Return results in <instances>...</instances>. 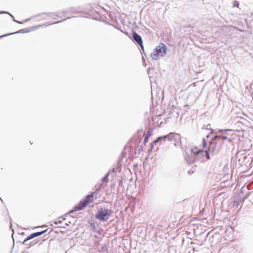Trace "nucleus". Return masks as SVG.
<instances>
[{"label":"nucleus","mask_w":253,"mask_h":253,"mask_svg":"<svg viewBox=\"0 0 253 253\" xmlns=\"http://www.w3.org/2000/svg\"><path fill=\"white\" fill-rule=\"evenodd\" d=\"M210 137V135H207L206 138H203L202 142V145L199 146V148H193L192 149V152L194 154H198L199 153L208 150V138Z\"/></svg>","instance_id":"5"},{"label":"nucleus","mask_w":253,"mask_h":253,"mask_svg":"<svg viewBox=\"0 0 253 253\" xmlns=\"http://www.w3.org/2000/svg\"><path fill=\"white\" fill-rule=\"evenodd\" d=\"M152 132L151 130H149L148 131L147 135L145 136L144 140V143L145 144L148 142L149 137L152 135Z\"/></svg>","instance_id":"9"},{"label":"nucleus","mask_w":253,"mask_h":253,"mask_svg":"<svg viewBox=\"0 0 253 253\" xmlns=\"http://www.w3.org/2000/svg\"><path fill=\"white\" fill-rule=\"evenodd\" d=\"M56 16V15H54V14H49V16L50 17H54V16Z\"/></svg>","instance_id":"12"},{"label":"nucleus","mask_w":253,"mask_h":253,"mask_svg":"<svg viewBox=\"0 0 253 253\" xmlns=\"http://www.w3.org/2000/svg\"><path fill=\"white\" fill-rule=\"evenodd\" d=\"M108 174H107L105 177H104L103 178V181H104L105 180H106L107 177H108Z\"/></svg>","instance_id":"11"},{"label":"nucleus","mask_w":253,"mask_h":253,"mask_svg":"<svg viewBox=\"0 0 253 253\" xmlns=\"http://www.w3.org/2000/svg\"><path fill=\"white\" fill-rule=\"evenodd\" d=\"M112 213L111 210L101 209L95 215V218L100 221H107Z\"/></svg>","instance_id":"4"},{"label":"nucleus","mask_w":253,"mask_h":253,"mask_svg":"<svg viewBox=\"0 0 253 253\" xmlns=\"http://www.w3.org/2000/svg\"><path fill=\"white\" fill-rule=\"evenodd\" d=\"M227 139V137L223 135L214 136L209 142L208 149L206 151V156L208 160L210 159V154H214L220 150L225 140Z\"/></svg>","instance_id":"1"},{"label":"nucleus","mask_w":253,"mask_h":253,"mask_svg":"<svg viewBox=\"0 0 253 253\" xmlns=\"http://www.w3.org/2000/svg\"><path fill=\"white\" fill-rule=\"evenodd\" d=\"M2 36H1L0 37H1Z\"/></svg>","instance_id":"13"},{"label":"nucleus","mask_w":253,"mask_h":253,"mask_svg":"<svg viewBox=\"0 0 253 253\" xmlns=\"http://www.w3.org/2000/svg\"><path fill=\"white\" fill-rule=\"evenodd\" d=\"M166 137H167L166 136L159 137L156 140H155L153 142H152L151 143V149H150V150L149 151L150 152H151L152 149H153V148L154 147V145L155 144H156L157 142H158L160 140L165 139Z\"/></svg>","instance_id":"8"},{"label":"nucleus","mask_w":253,"mask_h":253,"mask_svg":"<svg viewBox=\"0 0 253 253\" xmlns=\"http://www.w3.org/2000/svg\"><path fill=\"white\" fill-rule=\"evenodd\" d=\"M45 231H46V230H44V231L36 232V233L31 234L29 236L27 237V238L26 239L24 240L23 243H25V242L32 239V238H34L35 237H36L38 236H40V235L43 234Z\"/></svg>","instance_id":"6"},{"label":"nucleus","mask_w":253,"mask_h":253,"mask_svg":"<svg viewBox=\"0 0 253 253\" xmlns=\"http://www.w3.org/2000/svg\"><path fill=\"white\" fill-rule=\"evenodd\" d=\"M166 45L163 43H161L159 45L157 46L154 49L152 55V58L154 59H157L158 57H162L166 54Z\"/></svg>","instance_id":"2"},{"label":"nucleus","mask_w":253,"mask_h":253,"mask_svg":"<svg viewBox=\"0 0 253 253\" xmlns=\"http://www.w3.org/2000/svg\"><path fill=\"white\" fill-rule=\"evenodd\" d=\"M93 201V195L90 194L87 195L85 199L81 201L78 205L74 207L75 211H78L82 210L84 208L91 204Z\"/></svg>","instance_id":"3"},{"label":"nucleus","mask_w":253,"mask_h":253,"mask_svg":"<svg viewBox=\"0 0 253 253\" xmlns=\"http://www.w3.org/2000/svg\"><path fill=\"white\" fill-rule=\"evenodd\" d=\"M132 35L134 40L138 43V44L140 46H142L143 42L141 37L134 31L133 32Z\"/></svg>","instance_id":"7"},{"label":"nucleus","mask_w":253,"mask_h":253,"mask_svg":"<svg viewBox=\"0 0 253 253\" xmlns=\"http://www.w3.org/2000/svg\"><path fill=\"white\" fill-rule=\"evenodd\" d=\"M24 30H21L20 31H19L18 32H17V33H24V32H28L29 31H24Z\"/></svg>","instance_id":"10"}]
</instances>
